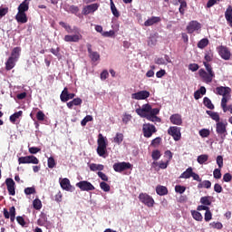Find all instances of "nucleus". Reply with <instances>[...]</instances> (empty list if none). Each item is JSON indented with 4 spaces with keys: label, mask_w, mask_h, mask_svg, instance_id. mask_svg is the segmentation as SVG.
<instances>
[{
    "label": "nucleus",
    "mask_w": 232,
    "mask_h": 232,
    "mask_svg": "<svg viewBox=\"0 0 232 232\" xmlns=\"http://www.w3.org/2000/svg\"><path fill=\"white\" fill-rule=\"evenodd\" d=\"M21 53V47H14L11 53V57L14 59H19V55Z\"/></svg>",
    "instance_id": "44"
},
{
    "label": "nucleus",
    "mask_w": 232,
    "mask_h": 232,
    "mask_svg": "<svg viewBox=\"0 0 232 232\" xmlns=\"http://www.w3.org/2000/svg\"><path fill=\"white\" fill-rule=\"evenodd\" d=\"M100 188L102 189V191H105V193H108V191L111 189V187L108 185V183L104 181L100 183Z\"/></svg>",
    "instance_id": "50"
},
{
    "label": "nucleus",
    "mask_w": 232,
    "mask_h": 232,
    "mask_svg": "<svg viewBox=\"0 0 232 232\" xmlns=\"http://www.w3.org/2000/svg\"><path fill=\"white\" fill-rule=\"evenodd\" d=\"M102 81H106L110 77V72L108 70H103L100 75Z\"/></svg>",
    "instance_id": "58"
},
{
    "label": "nucleus",
    "mask_w": 232,
    "mask_h": 232,
    "mask_svg": "<svg viewBox=\"0 0 232 232\" xmlns=\"http://www.w3.org/2000/svg\"><path fill=\"white\" fill-rule=\"evenodd\" d=\"M15 215H16L15 207H11L9 208V211H8V209L4 208L5 218H6V219L10 218L11 222H15Z\"/></svg>",
    "instance_id": "14"
},
{
    "label": "nucleus",
    "mask_w": 232,
    "mask_h": 232,
    "mask_svg": "<svg viewBox=\"0 0 232 232\" xmlns=\"http://www.w3.org/2000/svg\"><path fill=\"white\" fill-rule=\"evenodd\" d=\"M162 21L159 16H152L144 22V26H153V24H157Z\"/></svg>",
    "instance_id": "23"
},
{
    "label": "nucleus",
    "mask_w": 232,
    "mask_h": 232,
    "mask_svg": "<svg viewBox=\"0 0 232 232\" xmlns=\"http://www.w3.org/2000/svg\"><path fill=\"white\" fill-rule=\"evenodd\" d=\"M24 193H25V195H34V193H35V188L28 187V188H24Z\"/></svg>",
    "instance_id": "62"
},
{
    "label": "nucleus",
    "mask_w": 232,
    "mask_h": 232,
    "mask_svg": "<svg viewBox=\"0 0 232 232\" xmlns=\"http://www.w3.org/2000/svg\"><path fill=\"white\" fill-rule=\"evenodd\" d=\"M151 157L153 160H159L160 159V150H153Z\"/></svg>",
    "instance_id": "55"
},
{
    "label": "nucleus",
    "mask_w": 232,
    "mask_h": 232,
    "mask_svg": "<svg viewBox=\"0 0 232 232\" xmlns=\"http://www.w3.org/2000/svg\"><path fill=\"white\" fill-rule=\"evenodd\" d=\"M30 10V0H24L18 5V12L26 14Z\"/></svg>",
    "instance_id": "22"
},
{
    "label": "nucleus",
    "mask_w": 232,
    "mask_h": 232,
    "mask_svg": "<svg viewBox=\"0 0 232 232\" xmlns=\"http://www.w3.org/2000/svg\"><path fill=\"white\" fill-rule=\"evenodd\" d=\"M46 222H48V218L46 216H42L38 220L37 224L38 226H46Z\"/></svg>",
    "instance_id": "49"
},
{
    "label": "nucleus",
    "mask_w": 232,
    "mask_h": 232,
    "mask_svg": "<svg viewBox=\"0 0 232 232\" xmlns=\"http://www.w3.org/2000/svg\"><path fill=\"white\" fill-rule=\"evenodd\" d=\"M19 117H23V111H19L12 114L9 118V121L10 122H13V124H14L17 119H19Z\"/></svg>",
    "instance_id": "34"
},
{
    "label": "nucleus",
    "mask_w": 232,
    "mask_h": 232,
    "mask_svg": "<svg viewBox=\"0 0 232 232\" xmlns=\"http://www.w3.org/2000/svg\"><path fill=\"white\" fill-rule=\"evenodd\" d=\"M203 188H205V189H209V188H211V181L203 180L198 184V189H202Z\"/></svg>",
    "instance_id": "33"
},
{
    "label": "nucleus",
    "mask_w": 232,
    "mask_h": 232,
    "mask_svg": "<svg viewBox=\"0 0 232 232\" xmlns=\"http://www.w3.org/2000/svg\"><path fill=\"white\" fill-rule=\"evenodd\" d=\"M218 53L221 57V59H224V61H229L231 59V51H229V48L225 45H219L217 47Z\"/></svg>",
    "instance_id": "7"
},
{
    "label": "nucleus",
    "mask_w": 232,
    "mask_h": 232,
    "mask_svg": "<svg viewBox=\"0 0 232 232\" xmlns=\"http://www.w3.org/2000/svg\"><path fill=\"white\" fill-rule=\"evenodd\" d=\"M168 134L170 135L176 141L180 140V139L182 138V133H180V127H169L168 129Z\"/></svg>",
    "instance_id": "10"
},
{
    "label": "nucleus",
    "mask_w": 232,
    "mask_h": 232,
    "mask_svg": "<svg viewBox=\"0 0 232 232\" xmlns=\"http://www.w3.org/2000/svg\"><path fill=\"white\" fill-rule=\"evenodd\" d=\"M142 133L145 139L153 137V133H157V127L151 123H145L142 126Z\"/></svg>",
    "instance_id": "4"
},
{
    "label": "nucleus",
    "mask_w": 232,
    "mask_h": 232,
    "mask_svg": "<svg viewBox=\"0 0 232 232\" xmlns=\"http://www.w3.org/2000/svg\"><path fill=\"white\" fill-rule=\"evenodd\" d=\"M82 104V99L81 98H74L72 101L67 102V108L72 110L73 106H81Z\"/></svg>",
    "instance_id": "25"
},
{
    "label": "nucleus",
    "mask_w": 232,
    "mask_h": 232,
    "mask_svg": "<svg viewBox=\"0 0 232 232\" xmlns=\"http://www.w3.org/2000/svg\"><path fill=\"white\" fill-rule=\"evenodd\" d=\"M149 97L150 92L148 91H140L131 94V99H134L135 101H146Z\"/></svg>",
    "instance_id": "12"
},
{
    "label": "nucleus",
    "mask_w": 232,
    "mask_h": 232,
    "mask_svg": "<svg viewBox=\"0 0 232 232\" xmlns=\"http://www.w3.org/2000/svg\"><path fill=\"white\" fill-rule=\"evenodd\" d=\"M99 4H92L89 5L82 9L83 15H89V14H93L94 12H97L99 10Z\"/></svg>",
    "instance_id": "17"
},
{
    "label": "nucleus",
    "mask_w": 232,
    "mask_h": 232,
    "mask_svg": "<svg viewBox=\"0 0 232 232\" xmlns=\"http://www.w3.org/2000/svg\"><path fill=\"white\" fill-rule=\"evenodd\" d=\"M131 121V115L130 114H124L122 117V122L124 124H128Z\"/></svg>",
    "instance_id": "64"
},
{
    "label": "nucleus",
    "mask_w": 232,
    "mask_h": 232,
    "mask_svg": "<svg viewBox=\"0 0 232 232\" xmlns=\"http://www.w3.org/2000/svg\"><path fill=\"white\" fill-rule=\"evenodd\" d=\"M199 135L203 139H206V138H208V135H210V131L208 129H202L199 130Z\"/></svg>",
    "instance_id": "53"
},
{
    "label": "nucleus",
    "mask_w": 232,
    "mask_h": 232,
    "mask_svg": "<svg viewBox=\"0 0 232 232\" xmlns=\"http://www.w3.org/2000/svg\"><path fill=\"white\" fill-rule=\"evenodd\" d=\"M225 18L227 22V24H229V26H231L232 28V6L228 5L226 12H225Z\"/></svg>",
    "instance_id": "24"
},
{
    "label": "nucleus",
    "mask_w": 232,
    "mask_h": 232,
    "mask_svg": "<svg viewBox=\"0 0 232 232\" xmlns=\"http://www.w3.org/2000/svg\"><path fill=\"white\" fill-rule=\"evenodd\" d=\"M97 144L98 147L96 151L99 157H103L104 159H106V153L108 151V139H106L102 134L100 133L98 135Z\"/></svg>",
    "instance_id": "3"
},
{
    "label": "nucleus",
    "mask_w": 232,
    "mask_h": 232,
    "mask_svg": "<svg viewBox=\"0 0 232 232\" xmlns=\"http://www.w3.org/2000/svg\"><path fill=\"white\" fill-rule=\"evenodd\" d=\"M15 20L17 21V23L24 24L25 23H28V16H26V13H22L18 11L15 15Z\"/></svg>",
    "instance_id": "21"
},
{
    "label": "nucleus",
    "mask_w": 232,
    "mask_h": 232,
    "mask_svg": "<svg viewBox=\"0 0 232 232\" xmlns=\"http://www.w3.org/2000/svg\"><path fill=\"white\" fill-rule=\"evenodd\" d=\"M215 94L221 95L222 97H225L226 95H231V88L224 86L217 87L215 90Z\"/></svg>",
    "instance_id": "18"
},
{
    "label": "nucleus",
    "mask_w": 232,
    "mask_h": 232,
    "mask_svg": "<svg viewBox=\"0 0 232 232\" xmlns=\"http://www.w3.org/2000/svg\"><path fill=\"white\" fill-rule=\"evenodd\" d=\"M208 160H209V156L208 154H201L198 156V159H197L198 164H206V162H208Z\"/></svg>",
    "instance_id": "38"
},
{
    "label": "nucleus",
    "mask_w": 232,
    "mask_h": 232,
    "mask_svg": "<svg viewBox=\"0 0 232 232\" xmlns=\"http://www.w3.org/2000/svg\"><path fill=\"white\" fill-rule=\"evenodd\" d=\"M76 188H79L81 191H93V189H95V187L87 180H82L76 183Z\"/></svg>",
    "instance_id": "11"
},
{
    "label": "nucleus",
    "mask_w": 232,
    "mask_h": 232,
    "mask_svg": "<svg viewBox=\"0 0 232 232\" xmlns=\"http://www.w3.org/2000/svg\"><path fill=\"white\" fill-rule=\"evenodd\" d=\"M33 207H34L37 211H39V210L43 208V203L41 202V199L35 198V199L33 201Z\"/></svg>",
    "instance_id": "46"
},
{
    "label": "nucleus",
    "mask_w": 232,
    "mask_h": 232,
    "mask_svg": "<svg viewBox=\"0 0 232 232\" xmlns=\"http://www.w3.org/2000/svg\"><path fill=\"white\" fill-rule=\"evenodd\" d=\"M44 117H46V116L44 115V112H43V111H39L36 113V119H37V121H44Z\"/></svg>",
    "instance_id": "63"
},
{
    "label": "nucleus",
    "mask_w": 232,
    "mask_h": 232,
    "mask_svg": "<svg viewBox=\"0 0 232 232\" xmlns=\"http://www.w3.org/2000/svg\"><path fill=\"white\" fill-rule=\"evenodd\" d=\"M147 121L150 122H161L162 120L159 116H155L153 114H147L146 116Z\"/></svg>",
    "instance_id": "39"
},
{
    "label": "nucleus",
    "mask_w": 232,
    "mask_h": 232,
    "mask_svg": "<svg viewBox=\"0 0 232 232\" xmlns=\"http://www.w3.org/2000/svg\"><path fill=\"white\" fill-rule=\"evenodd\" d=\"M156 193L160 195V197H164V195H168V188L162 185H158L156 187Z\"/></svg>",
    "instance_id": "26"
},
{
    "label": "nucleus",
    "mask_w": 232,
    "mask_h": 232,
    "mask_svg": "<svg viewBox=\"0 0 232 232\" xmlns=\"http://www.w3.org/2000/svg\"><path fill=\"white\" fill-rule=\"evenodd\" d=\"M56 162H55V159H53V157H50L47 160V166L48 168H50V169H53V168H55L56 166Z\"/></svg>",
    "instance_id": "47"
},
{
    "label": "nucleus",
    "mask_w": 232,
    "mask_h": 232,
    "mask_svg": "<svg viewBox=\"0 0 232 232\" xmlns=\"http://www.w3.org/2000/svg\"><path fill=\"white\" fill-rule=\"evenodd\" d=\"M16 221L20 226H22V227H24L26 226V221H24V218L21 216L16 217Z\"/></svg>",
    "instance_id": "57"
},
{
    "label": "nucleus",
    "mask_w": 232,
    "mask_h": 232,
    "mask_svg": "<svg viewBox=\"0 0 232 232\" xmlns=\"http://www.w3.org/2000/svg\"><path fill=\"white\" fill-rule=\"evenodd\" d=\"M68 87H64V89L63 90L61 95H60V99L62 101V102H68Z\"/></svg>",
    "instance_id": "36"
},
{
    "label": "nucleus",
    "mask_w": 232,
    "mask_h": 232,
    "mask_svg": "<svg viewBox=\"0 0 232 232\" xmlns=\"http://www.w3.org/2000/svg\"><path fill=\"white\" fill-rule=\"evenodd\" d=\"M227 97H229V95L223 96L221 99V108L224 113L227 112V111L229 110V107L227 108Z\"/></svg>",
    "instance_id": "30"
},
{
    "label": "nucleus",
    "mask_w": 232,
    "mask_h": 232,
    "mask_svg": "<svg viewBox=\"0 0 232 232\" xmlns=\"http://www.w3.org/2000/svg\"><path fill=\"white\" fill-rule=\"evenodd\" d=\"M169 121L171 124H175L176 126H182V115L179 113L172 114L169 117Z\"/></svg>",
    "instance_id": "20"
},
{
    "label": "nucleus",
    "mask_w": 232,
    "mask_h": 232,
    "mask_svg": "<svg viewBox=\"0 0 232 232\" xmlns=\"http://www.w3.org/2000/svg\"><path fill=\"white\" fill-rule=\"evenodd\" d=\"M200 203L203 206H207V207L211 206V197L209 196L201 197Z\"/></svg>",
    "instance_id": "43"
},
{
    "label": "nucleus",
    "mask_w": 232,
    "mask_h": 232,
    "mask_svg": "<svg viewBox=\"0 0 232 232\" xmlns=\"http://www.w3.org/2000/svg\"><path fill=\"white\" fill-rule=\"evenodd\" d=\"M213 227V229H222L224 226L220 222H212L209 224Z\"/></svg>",
    "instance_id": "56"
},
{
    "label": "nucleus",
    "mask_w": 232,
    "mask_h": 232,
    "mask_svg": "<svg viewBox=\"0 0 232 232\" xmlns=\"http://www.w3.org/2000/svg\"><path fill=\"white\" fill-rule=\"evenodd\" d=\"M175 191L176 193H179L180 195H182V193L186 191V187L178 185L175 187Z\"/></svg>",
    "instance_id": "60"
},
{
    "label": "nucleus",
    "mask_w": 232,
    "mask_h": 232,
    "mask_svg": "<svg viewBox=\"0 0 232 232\" xmlns=\"http://www.w3.org/2000/svg\"><path fill=\"white\" fill-rule=\"evenodd\" d=\"M204 59V63H211V61H213V51H206Z\"/></svg>",
    "instance_id": "41"
},
{
    "label": "nucleus",
    "mask_w": 232,
    "mask_h": 232,
    "mask_svg": "<svg viewBox=\"0 0 232 232\" xmlns=\"http://www.w3.org/2000/svg\"><path fill=\"white\" fill-rule=\"evenodd\" d=\"M191 215L194 220H197V222H202V220H204L202 214L197 210H191Z\"/></svg>",
    "instance_id": "31"
},
{
    "label": "nucleus",
    "mask_w": 232,
    "mask_h": 232,
    "mask_svg": "<svg viewBox=\"0 0 232 232\" xmlns=\"http://www.w3.org/2000/svg\"><path fill=\"white\" fill-rule=\"evenodd\" d=\"M87 52L89 53V57L92 63H97V61H101V54L97 52H93L92 50V44H87Z\"/></svg>",
    "instance_id": "15"
},
{
    "label": "nucleus",
    "mask_w": 232,
    "mask_h": 232,
    "mask_svg": "<svg viewBox=\"0 0 232 232\" xmlns=\"http://www.w3.org/2000/svg\"><path fill=\"white\" fill-rule=\"evenodd\" d=\"M5 185H6L7 191H8L9 195H11L12 197H14V195H15V181H14L12 179V178H7L5 179Z\"/></svg>",
    "instance_id": "13"
},
{
    "label": "nucleus",
    "mask_w": 232,
    "mask_h": 232,
    "mask_svg": "<svg viewBox=\"0 0 232 232\" xmlns=\"http://www.w3.org/2000/svg\"><path fill=\"white\" fill-rule=\"evenodd\" d=\"M213 177H214V179H222V172L220 171V169H214Z\"/></svg>",
    "instance_id": "54"
},
{
    "label": "nucleus",
    "mask_w": 232,
    "mask_h": 232,
    "mask_svg": "<svg viewBox=\"0 0 232 232\" xmlns=\"http://www.w3.org/2000/svg\"><path fill=\"white\" fill-rule=\"evenodd\" d=\"M208 44H209V40L208 38H203L198 43V48L204 50Z\"/></svg>",
    "instance_id": "37"
},
{
    "label": "nucleus",
    "mask_w": 232,
    "mask_h": 232,
    "mask_svg": "<svg viewBox=\"0 0 232 232\" xmlns=\"http://www.w3.org/2000/svg\"><path fill=\"white\" fill-rule=\"evenodd\" d=\"M208 115L211 117L213 121H216L217 123L220 122V115H218V112H213L211 111H207Z\"/></svg>",
    "instance_id": "40"
},
{
    "label": "nucleus",
    "mask_w": 232,
    "mask_h": 232,
    "mask_svg": "<svg viewBox=\"0 0 232 232\" xmlns=\"http://www.w3.org/2000/svg\"><path fill=\"white\" fill-rule=\"evenodd\" d=\"M203 64L207 70L200 69L198 71L199 77L204 81V82H207V84H209V82H213V79H215V72H213V67H211V64L208 62H203Z\"/></svg>",
    "instance_id": "2"
},
{
    "label": "nucleus",
    "mask_w": 232,
    "mask_h": 232,
    "mask_svg": "<svg viewBox=\"0 0 232 232\" xmlns=\"http://www.w3.org/2000/svg\"><path fill=\"white\" fill-rule=\"evenodd\" d=\"M60 186L62 188H63L65 191H73L74 188L70 183V179L68 178H64L61 180Z\"/></svg>",
    "instance_id": "19"
},
{
    "label": "nucleus",
    "mask_w": 232,
    "mask_h": 232,
    "mask_svg": "<svg viewBox=\"0 0 232 232\" xmlns=\"http://www.w3.org/2000/svg\"><path fill=\"white\" fill-rule=\"evenodd\" d=\"M193 175V168L188 167L181 175L179 176V179H191Z\"/></svg>",
    "instance_id": "28"
},
{
    "label": "nucleus",
    "mask_w": 232,
    "mask_h": 232,
    "mask_svg": "<svg viewBox=\"0 0 232 232\" xmlns=\"http://www.w3.org/2000/svg\"><path fill=\"white\" fill-rule=\"evenodd\" d=\"M179 3L180 4L179 12L180 15H184V14H186V8H188V3L186 0H179Z\"/></svg>",
    "instance_id": "29"
},
{
    "label": "nucleus",
    "mask_w": 232,
    "mask_h": 232,
    "mask_svg": "<svg viewBox=\"0 0 232 232\" xmlns=\"http://www.w3.org/2000/svg\"><path fill=\"white\" fill-rule=\"evenodd\" d=\"M89 168H90L91 171H102L104 169V165L92 163L89 166Z\"/></svg>",
    "instance_id": "32"
},
{
    "label": "nucleus",
    "mask_w": 232,
    "mask_h": 232,
    "mask_svg": "<svg viewBox=\"0 0 232 232\" xmlns=\"http://www.w3.org/2000/svg\"><path fill=\"white\" fill-rule=\"evenodd\" d=\"M18 164H39V159L34 155L20 157Z\"/></svg>",
    "instance_id": "9"
},
{
    "label": "nucleus",
    "mask_w": 232,
    "mask_h": 232,
    "mask_svg": "<svg viewBox=\"0 0 232 232\" xmlns=\"http://www.w3.org/2000/svg\"><path fill=\"white\" fill-rule=\"evenodd\" d=\"M136 113H137V115H140V117H144L145 119H146V117H148V114H146V112L144 111L142 107L136 109Z\"/></svg>",
    "instance_id": "61"
},
{
    "label": "nucleus",
    "mask_w": 232,
    "mask_h": 232,
    "mask_svg": "<svg viewBox=\"0 0 232 232\" xmlns=\"http://www.w3.org/2000/svg\"><path fill=\"white\" fill-rule=\"evenodd\" d=\"M15 61H17L15 58L10 56L7 62L5 63V69L7 71L12 70L15 66Z\"/></svg>",
    "instance_id": "27"
},
{
    "label": "nucleus",
    "mask_w": 232,
    "mask_h": 232,
    "mask_svg": "<svg viewBox=\"0 0 232 232\" xmlns=\"http://www.w3.org/2000/svg\"><path fill=\"white\" fill-rule=\"evenodd\" d=\"M162 142V138L157 137L154 140H151L150 146H153L154 148H157Z\"/></svg>",
    "instance_id": "51"
},
{
    "label": "nucleus",
    "mask_w": 232,
    "mask_h": 232,
    "mask_svg": "<svg viewBox=\"0 0 232 232\" xmlns=\"http://www.w3.org/2000/svg\"><path fill=\"white\" fill-rule=\"evenodd\" d=\"M202 26L200 25V23L198 21H191L188 23L187 26V32L188 34H193L194 32H197V30H200Z\"/></svg>",
    "instance_id": "16"
},
{
    "label": "nucleus",
    "mask_w": 232,
    "mask_h": 232,
    "mask_svg": "<svg viewBox=\"0 0 232 232\" xmlns=\"http://www.w3.org/2000/svg\"><path fill=\"white\" fill-rule=\"evenodd\" d=\"M227 123H224L222 121H218V123H216V131L222 140H224V139H226V136L227 135Z\"/></svg>",
    "instance_id": "6"
},
{
    "label": "nucleus",
    "mask_w": 232,
    "mask_h": 232,
    "mask_svg": "<svg viewBox=\"0 0 232 232\" xmlns=\"http://www.w3.org/2000/svg\"><path fill=\"white\" fill-rule=\"evenodd\" d=\"M139 199L141 204H144L147 206V208H153L155 205V199L153 198L146 193H140L139 195Z\"/></svg>",
    "instance_id": "5"
},
{
    "label": "nucleus",
    "mask_w": 232,
    "mask_h": 232,
    "mask_svg": "<svg viewBox=\"0 0 232 232\" xmlns=\"http://www.w3.org/2000/svg\"><path fill=\"white\" fill-rule=\"evenodd\" d=\"M92 121H93V116L92 115H87L83 118V120L81 121V125L82 126H86V124H88V122H92Z\"/></svg>",
    "instance_id": "48"
},
{
    "label": "nucleus",
    "mask_w": 232,
    "mask_h": 232,
    "mask_svg": "<svg viewBox=\"0 0 232 232\" xmlns=\"http://www.w3.org/2000/svg\"><path fill=\"white\" fill-rule=\"evenodd\" d=\"M131 163L126 161L113 164V169L116 171V173H122V171H126V169H131Z\"/></svg>",
    "instance_id": "8"
},
{
    "label": "nucleus",
    "mask_w": 232,
    "mask_h": 232,
    "mask_svg": "<svg viewBox=\"0 0 232 232\" xmlns=\"http://www.w3.org/2000/svg\"><path fill=\"white\" fill-rule=\"evenodd\" d=\"M203 104L208 110H215V105L213 104V102H211V100L209 98H208V97H205L203 99Z\"/></svg>",
    "instance_id": "35"
},
{
    "label": "nucleus",
    "mask_w": 232,
    "mask_h": 232,
    "mask_svg": "<svg viewBox=\"0 0 232 232\" xmlns=\"http://www.w3.org/2000/svg\"><path fill=\"white\" fill-rule=\"evenodd\" d=\"M204 218H205V222H209V220L213 218V213H211V210L209 208L205 212Z\"/></svg>",
    "instance_id": "52"
},
{
    "label": "nucleus",
    "mask_w": 232,
    "mask_h": 232,
    "mask_svg": "<svg viewBox=\"0 0 232 232\" xmlns=\"http://www.w3.org/2000/svg\"><path fill=\"white\" fill-rule=\"evenodd\" d=\"M68 12H70L71 14H79V6L77 5H70Z\"/></svg>",
    "instance_id": "59"
},
{
    "label": "nucleus",
    "mask_w": 232,
    "mask_h": 232,
    "mask_svg": "<svg viewBox=\"0 0 232 232\" xmlns=\"http://www.w3.org/2000/svg\"><path fill=\"white\" fill-rule=\"evenodd\" d=\"M60 26L64 28L67 34H66L63 38L65 43H79L81 39H82V34H81V29L77 26H73L67 24L64 22H59Z\"/></svg>",
    "instance_id": "1"
},
{
    "label": "nucleus",
    "mask_w": 232,
    "mask_h": 232,
    "mask_svg": "<svg viewBox=\"0 0 232 232\" xmlns=\"http://www.w3.org/2000/svg\"><path fill=\"white\" fill-rule=\"evenodd\" d=\"M124 140V134L122 133H116V136L114 137V142L116 144H121L122 141Z\"/></svg>",
    "instance_id": "45"
},
{
    "label": "nucleus",
    "mask_w": 232,
    "mask_h": 232,
    "mask_svg": "<svg viewBox=\"0 0 232 232\" xmlns=\"http://www.w3.org/2000/svg\"><path fill=\"white\" fill-rule=\"evenodd\" d=\"M111 14L114 15V17H121V14L119 13V10H117V7L115 6V4L113 3V0H111Z\"/></svg>",
    "instance_id": "42"
}]
</instances>
